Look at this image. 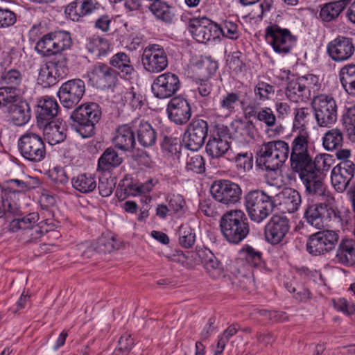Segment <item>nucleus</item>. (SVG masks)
<instances>
[{"label": "nucleus", "instance_id": "62", "mask_svg": "<svg viewBox=\"0 0 355 355\" xmlns=\"http://www.w3.org/2000/svg\"><path fill=\"white\" fill-rule=\"evenodd\" d=\"M17 21L16 13L8 8L0 5V28H8Z\"/></svg>", "mask_w": 355, "mask_h": 355}, {"label": "nucleus", "instance_id": "6", "mask_svg": "<svg viewBox=\"0 0 355 355\" xmlns=\"http://www.w3.org/2000/svg\"><path fill=\"white\" fill-rule=\"evenodd\" d=\"M266 42L279 55L289 54L296 46L297 37L293 35L289 29L282 28L277 24L270 23L264 31Z\"/></svg>", "mask_w": 355, "mask_h": 355}, {"label": "nucleus", "instance_id": "27", "mask_svg": "<svg viewBox=\"0 0 355 355\" xmlns=\"http://www.w3.org/2000/svg\"><path fill=\"white\" fill-rule=\"evenodd\" d=\"M38 128L43 131L44 138L50 145L63 141L66 138V123L62 120L56 119L44 123V125H39Z\"/></svg>", "mask_w": 355, "mask_h": 355}, {"label": "nucleus", "instance_id": "52", "mask_svg": "<svg viewBox=\"0 0 355 355\" xmlns=\"http://www.w3.org/2000/svg\"><path fill=\"white\" fill-rule=\"evenodd\" d=\"M275 87L263 81H259L254 88L256 99L259 102H265L274 95Z\"/></svg>", "mask_w": 355, "mask_h": 355}, {"label": "nucleus", "instance_id": "17", "mask_svg": "<svg viewBox=\"0 0 355 355\" xmlns=\"http://www.w3.org/2000/svg\"><path fill=\"white\" fill-rule=\"evenodd\" d=\"M327 52L334 62L347 61L355 53L354 40L352 37L338 35L327 44Z\"/></svg>", "mask_w": 355, "mask_h": 355}, {"label": "nucleus", "instance_id": "10", "mask_svg": "<svg viewBox=\"0 0 355 355\" xmlns=\"http://www.w3.org/2000/svg\"><path fill=\"white\" fill-rule=\"evenodd\" d=\"M141 60L144 70L151 73H159L168 65L166 51L157 44L146 46L143 50Z\"/></svg>", "mask_w": 355, "mask_h": 355}, {"label": "nucleus", "instance_id": "30", "mask_svg": "<svg viewBox=\"0 0 355 355\" xmlns=\"http://www.w3.org/2000/svg\"><path fill=\"white\" fill-rule=\"evenodd\" d=\"M349 0H338L320 6L319 18L325 23L336 21L349 5Z\"/></svg>", "mask_w": 355, "mask_h": 355}, {"label": "nucleus", "instance_id": "46", "mask_svg": "<svg viewBox=\"0 0 355 355\" xmlns=\"http://www.w3.org/2000/svg\"><path fill=\"white\" fill-rule=\"evenodd\" d=\"M39 220V214L33 212L26 216L13 219L9 225V229L11 232H15L19 230L27 232L30 228L37 223Z\"/></svg>", "mask_w": 355, "mask_h": 355}, {"label": "nucleus", "instance_id": "35", "mask_svg": "<svg viewBox=\"0 0 355 355\" xmlns=\"http://www.w3.org/2000/svg\"><path fill=\"white\" fill-rule=\"evenodd\" d=\"M290 163L293 172L297 173L301 180L315 172L312 157H290Z\"/></svg>", "mask_w": 355, "mask_h": 355}, {"label": "nucleus", "instance_id": "45", "mask_svg": "<svg viewBox=\"0 0 355 355\" xmlns=\"http://www.w3.org/2000/svg\"><path fill=\"white\" fill-rule=\"evenodd\" d=\"M241 97L242 91L240 90L227 92L225 95L222 96L219 106L225 112L226 116L235 112L236 106Z\"/></svg>", "mask_w": 355, "mask_h": 355}, {"label": "nucleus", "instance_id": "18", "mask_svg": "<svg viewBox=\"0 0 355 355\" xmlns=\"http://www.w3.org/2000/svg\"><path fill=\"white\" fill-rule=\"evenodd\" d=\"M166 111L170 121L176 125H184L191 117L189 100L182 95L171 98L167 104Z\"/></svg>", "mask_w": 355, "mask_h": 355}, {"label": "nucleus", "instance_id": "39", "mask_svg": "<svg viewBox=\"0 0 355 355\" xmlns=\"http://www.w3.org/2000/svg\"><path fill=\"white\" fill-rule=\"evenodd\" d=\"M53 33H46L35 43V51L42 57L50 58L56 55Z\"/></svg>", "mask_w": 355, "mask_h": 355}, {"label": "nucleus", "instance_id": "8", "mask_svg": "<svg viewBox=\"0 0 355 355\" xmlns=\"http://www.w3.org/2000/svg\"><path fill=\"white\" fill-rule=\"evenodd\" d=\"M340 162L331 171V184L338 193H343L349 188L355 175V164L349 157H337Z\"/></svg>", "mask_w": 355, "mask_h": 355}, {"label": "nucleus", "instance_id": "56", "mask_svg": "<svg viewBox=\"0 0 355 355\" xmlns=\"http://www.w3.org/2000/svg\"><path fill=\"white\" fill-rule=\"evenodd\" d=\"M49 220H43L38 223H35L30 228L26 234L30 236V240L35 241L41 238L45 233L51 230L53 227L52 223H49Z\"/></svg>", "mask_w": 355, "mask_h": 355}, {"label": "nucleus", "instance_id": "22", "mask_svg": "<svg viewBox=\"0 0 355 355\" xmlns=\"http://www.w3.org/2000/svg\"><path fill=\"white\" fill-rule=\"evenodd\" d=\"M58 110L59 105L54 98L45 96L40 98L35 110L37 125H44V123L55 121Z\"/></svg>", "mask_w": 355, "mask_h": 355}, {"label": "nucleus", "instance_id": "63", "mask_svg": "<svg viewBox=\"0 0 355 355\" xmlns=\"http://www.w3.org/2000/svg\"><path fill=\"white\" fill-rule=\"evenodd\" d=\"M230 160L234 163L239 174L249 171L254 164L253 157H232Z\"/></svg>", "mask_w": 355, "mask_h": 355}, {"label": "nucleus", "instance_id": "57", "mask_svg": "<svg viewBox=\"0 0 355 355\" xmlns=\"http://www.w3.org/2000/svg\"><path fill=\"white\" fill-rule=\"evenodd\" d=\"M161 148L164 153L171 154V155H178L181 154L182 149L184 147L179 139L166 136L161 143Z\"/></svg>", "mask_w": 355, "mask_h": 355}, {"label": "nucleus", "instance_id": "3", "mask_svg": "<svg viewBox=\"0 0 355 355\" xmlns=\"http://www.w3.org/2000/svg\"><path fill=\"white\" fill-rule=\"evenodd\" d=\"M8 113V121L16 126H23L31 119L29 103L22 99L12 89H0V108Z\"/></svg>", "mask_w": 355, "mask_h": 355}, {"label": "nucleus", "instance_id": "38", "mask_svg": "<svg viewBox=\"0 0 355 355\" xmlns=\"http://www.w3.org/2000/svg\"><path fill=\"white\" fill-rule=\"evenodd\" d=\"M339 80L345 91L355 97V64L343 67L339 71Z\"/></svg>", "mask_w": 355, "mask_h": 355}, {"label": "nucleus", "instance_id": "31", "mask_svg": "<svg viewBox=\"0 0 355 355\" xmlns=\"http://www.w3.org/2000/svg\"><path fill=\"white\" fill-rule=\"evenodd\" d=\"M256 119L268 128L273 127L276 123V116L272 109L264 107L258 109L255 103H250L245 110V119Z\"/></svg>", "mask_w": 355, "mask_h": 355}, {"label": "nucleus", "instance_id": "41", "mask_svg": "<svg viewBox=\"0 0 355 355\" xmlns=\"http://www.w3.org/2000/svg\"><path fill=\"white\" fill-rule=\"evenodd\" d=\"M50 58L46 63L61 80L64 79L69 73L67 54H58Z\"/></svg>", "mask_w": 355, "mask_h": 355}, {"label": "nucleus", "instance_id": "64", "mask_svg": "<svg viewBox=\"0 0 355 355\" xmlns=\"http://www.w3.org/2000/svg\"><path fill=\"white\" fill-rule=\"evenodd\" d=\"M49 178L55 184H66L69 182V177L61 166H54L47 171Z\"/></svg>", "mask_w": 355, "mask_h": 355}, {"label": "nucleus", "instance_id": "20", "mask_svg": "<svg viewBox=\"0 0 355 355\" xmlns=\"http://www.w3.org/2000/svg\"><path fill=\"white\" fill-rule=\"evenodd\" d=\"M290 230L289 220L285 216L274 215L265 226V237L271 244L283 241Z\"/></svg>", "mask_w": 355, "mask_h": 355}, {"label": "nucleus", "instance_id": "5", "mask_svg": "<svg viewBox=\"0 0 355 355\" xmlns=\"http://www.w3.org/2000/svg\"><path fill=\"white\" fill-rule=\"evenodd\" d=\"M275 197L264 191H250L245 198V205L251 220L259 223L273 211Z\"/></svg>", "mask_w": 355, "mask_h": 355}, {"label": "nucleus", "instance_id": "34", "mask_svg": "<svg viewBox=\"0 0 355 355\" xmlns=\"http://www.w3.org/2000/svg\"><path fill=\"white\" fill-rule=\"evenodd\" d=\"M86 49L96 58L105 57L110 51L108 40L98 35H93L87 40Z\"/></svg>", "mask_w": 355, "mask_h": 355}, {"label": "nucleus", "instance_id": "59", "mask_svg": "<svg viewBox=\"0 0 355 355\" xmlns=\"http://www.w3.org/2000/svg\"><path fill=\"white\" fill-rule=\"evenodd\" d=\"M123 162L121 157H99L97 170L102 172H110L118 167Z\"/></svg>", "mask_w": 355, "mask_h": 355}, {"label": "nucleus", "instance_id": "32", "mask_svg": "<svg viewBox=\"0 0 355 355\" xmlns=\"http://www.w3.org/2000/svg\"><path fill=\"white\" fill-rule=\"evenodd\" d=\"M336 262L345 266H351L355 263V241L342 239L336 250Z\"/></svg>", "mask_w": 355, "mask_h": 355}, {"label": "nucleus", "instance_id": "26", "mask_svg": "<svg viewBox=\"0 0 355 355\" xmlns=\"http://www.w3.org/2000/svg\"><path fill=\"white\" fill-rule=\"evenodd\" d=\"M230 127L232 130V138L242 143H248L254 139L257 132L251 119L234 120L231 123Z\"/></svg>", "mask_w": 355, "mask_h": 355}, {"label": "nucleus", "instance_id": "37", "mask_svg": "<svg viewBox=\"0 0 355 355\" xmlns=\"http://www.w3.org/2000/svg\"><path fill=\"white\" fill-rule=\"evenodd\" d=\"M136 128L137 139L141 146L149 147L155 143L157 133L150 123L141 120Z\"/></svg>", "mask_w": 355, "mask_h": 355}, {"label": "nucleus", "instance_id": "60", "mask_svg": "<svg viewBox=\"0 0 355 355\" xmlns=\"http://www.w3.org/2000/svg\"><path fill=\"white\" fill-rule=\"evenodd\" d=\"M116 184V180L114 177H100L98 186L100 195L103 197L110 196L112 193Z\"/></svg>", "mask_w": 355, "mask_h": 355}, {"label": "nucleus", "instance_id": "58", "mask_svg": "<svg viewBox=\"0 0 355 355\" xmlns=\"http://www.w3.org/2000/svg\"><path fill=\"white\" fill-rule=\"evenodd\" d=\"M241 55L240 51H235L230 54L226 60L227 66L236 75L245 70V64L241 59Z\"/></svg>", "mask_w": 355, "mask_h": 355}, {"label": "nucleus", "instance_id": "55", "mask_svg": "<svg viewBox=\"0 0 355 355\" xmlns=\"http://www.w3.org/2000/svg\"><path fill=\"white\" fill-rule=\"evenodd\" d=\"M38 80L41 81L44 87H50L58 83L61 79L54 73L49 66L45 62L44 65L40 69Z\"/></svg>", "mask_w": 355, "mask_h": 355}, {"label": "nucleus", "instance_id": "16", "mask_svg": "<svg viewBox=\"0 0 355 355\" xmlns=\"http://www.w3.org/2000/svg\"><path fill=\"white\" fill-rule=\"evenodd\" d=\"M208 123L200 118H194L188 125L184 133L187 140L184 148L192 152L200 150L208 135Z\"/></svg>", "mask_w": 355, "mask_h": 355}, {"label": "nucleus", "instance_id": "14", "mask_svg": "<svg viewBox=\"0 0 355 355\" xmlns=\"http://www.w3.org/2000/svg\"><path fill=\"white\" fill-rule=\"evenodd\" d=\"M180 87L181 82L178 76L171 72H165L154 79L151 91L155 98L166 99L174 97Z\"/></svg>", "mask_w": 355, "mask_h": 355}, {"label": "nucleus", "instance_id": "24", "mask_svg": "<svg viewBox=\"0 0 355 355\" xmlns=\"http://www.w3.org/2000/svg\"><path fill=\"white\" fill-rule=\"evenodd\" d=\"M101 8L96 0H75L66 7L65 13L73 21H78L81 17L89 15Z\"/></svg>", "mask_w": 355, "mask_h": 355}, {"label": "nucleus", "instance_id": "48", "mask_svg": "<svg viewBox=\"0 0 355 355\" xmlns=\"http://www.w3.org/2000/svg\"><path fill=\"white\" fill-rule=\"evenodd\" d=\"M240 254L252 266L261 268L263 266L261 252L249 245H245L240 250Z\"/></svg>", "mask_w": 355, "mask_h": 355}, {"label": "nucleus", "instance_id": "25", "mask_svg": "<svg viewBox=\"0 0 355 355\" xmlns=\"http://www.w3.org/2000/svg\"><path fill=\"white\" fill-rule=\"evenodd\" d=\"M21 155H44L45 145L42 138L37 134L26 132L18 141Z\"/></svg>", "mask_w": 355, "mask_h": 355}, {"label": "nucleus", "instance_id": "4", "mask_svg": "<svg viewBox=\"0 0 355 355\" xmlns=\"http://www.w3.org/2000/svg\"><path fill=\"white\" fill-rule=\"evenodd\" d=\"M100 105L94 102H87L76 107L70 115L72 125L83 138L92 137L95 132V125L101 118Z\"/></svg>", "mask_w": 355, "mask_h": 355}, {"label": "nucleus", "instance_id": "2", "mask_svg": "<svg viewBox=\"0 0 355 355\" xmlns=\"http://www.w3.org/2000/svg\"><path fill=\"white\" fill-rule=\"evenodd\" d=\"M340 214L335 198L328 192L324 202L307 205L304 209V218L311 226L322 229L329 226L331 221H340Z\"/></svg>", "mask_w": 355, "mask_h": 355}, {"label": "nucleus", "instance_id": "49", "mask_svg": "<svg viewBox=\"0 0 355 355\" xmlns=\"http://www.w3.org/2000/svg\"><path fill=\"white\" fill-rule=\"evenodd\" d=\"M343 134L337 128L329 130L323 137L322 145L328 151L337 150L343 142Z\"/></svg>", "mask_w": 355, "mask_h": 355}, {"label": "nucleus", "instance_id": "19", "mask_svg": "<svg viewBox=\"0 0 355 355\" xmlns=\"http://www.w3.org/2000/svg\"><path fill=\"white\" fill-rule=\"evenodd\" d=\"M153 180L149 179L141 183L137 178L125 175L119 182L116 191V196L122 200L128 196H136L141 193L150 192L154 186Z\"/></svg>", "mask_w": 355, "mask_h": 355}, {"label": "nucleus", "instance_id": "51", "mask_svg": "<svg viewBox=\"0 0 355 355\" xmlns=\"http://www.w3.org/2000/svg\"><path fill=\"white\" fill-rule=\"evenodd\" d=\"M179 243L184 248H192L196 242V235L195 230L188 224H182L178 230Z\"/></svg>", "mask_w": 355, "mask_h": 355}, {"label": "nucleus", "instance_id": "7", "mask_svg": "<svg viewBox=\"0 0 355 355\" xmlns=\"http://www.w3.org/2000/svg\"><path fill=\"white\" fill-rule=\"evenodd\" d=\"M314 116L320 127L329 128L336 123L338 116V105L330 95L320 94L312 101Z\"/></svg>", "mask_w": 355, "mask_h": 355}, {"label": "nucleus", "instance_id": "54", "mask_svg": "<svg viewBox=\"0 0 355 355\" xmlns=\"http://www.w3.org/2000/svg\"><path fill=\"white\" fill-rule=\"evenodd\" d=\"M300 83L302 85V88L308 95L309 98L311 96V92H315L320 87L319 77L312 73H308L297 78Z\"/></svg>", "mask_w": 355, "mask_h": 355}, {"label": "nucleus", "instance_id": "42", "mask_svg": "<svg viewBox=\"0 0 355 355\" xmlns=\"http://www.w3.org/2000/svg\"><path fill=\"white\" fill-rule=\"evenodd\" d=\"M288 157H256V167L277 173L280 171Z\"/></svg>", "mask_w": 355, "mask_h": 355}, {"label": "nucleus", "instance_id": "9", "mask_svg": "<svg viewBox=\"0 0 355 355\" xmlns=\"http://www.w3.org/2000/svg\"><path fill=\"white\" fill-rule=\"evenodd\" d=\"M339 236L334 230H322L310 235L306 241V250L313 256L323 255L334 250Z\"/></svg>", "mask_w": 355, "mask_h": 355}, {"label": "nucleus", "instance_id": "36", "mask_svg": "<svg viewBox=\"0 0 355 355\" xmlns=\"http://www.w3.org/2000/svg\"><path fill=\"white\" fill-rule=\"evenodd\" d=\"M301 181L305 187L307 194L313 196H324L325 198H327L328 193H326V186L316 172L311 173Z\"/></svg>", "mask_w": 355, "mask_h": 355}, {"label": "nucleus", "instance_id": "15", "mask_svg": "<svg viewBox=\"0 0 355 355\" xmlns=\"http://www.w3.org/2000/svg\"><path fill=\"white\" fill-rule=\"evenodd\" d=\"M210 192L216 201L226 205H234L241 198L240 187L227 180H218L213 182Z\"/></svg>", "mask_w": 355, "mask_h": 355}, {"label": "nucleus", "instance_id": "29", "mask_svg": "<svg viewBox=\"0 0 355 355\" xmlns=\"http://www.w3.org/2000/svg\"><path fill=\"white\" fill-rule=\"evenodd\" d=\"M193 256L194 263L202 264L208 272H214L220 275L223 271V265L209 249L200 248L192 253V257Z\"/></svg>", "mask_w": 355, "mask_h": 355}, {"label": "nucleus", "instance_id": "43", "mask_svg": "<svg viewBox=\"0 0 355 355\" xmlns=\"http://www.w3.org/2000/svg\"><path fill=\"white\" fill-rule=\"evenodd\" d=\"M218 38L220 35L223 37L232 40H236L241 36V32L239 31V25L236 22L232 21L230 19H225L221 22L218 23V27H216Z\"/></svg>", "mask_w": 355, "mask_h": 355}, {"label": "nucleus", "instance_id": "23", "mask_svg": "<svg viewBox=\"0 0 355 355\" xmlns=\"http://www.w3.org/2000/svg\"><path fill=\"white\" fill-rule=\"evenodd\" d=\"M137 121H135L132 125L123 124L117 128L113 138L116 148L124 153L131 152L135 145V130L137 128Z\"/></svg>", "mask_w": 355, "mask_h": 355}, {"label": "nucleus", "instance_id": "12", "mask_svg": "<svg viewBox=\"0 0 355 355\" xmlns=\"http://www.w3.org/2000/svg\"><path fill=\"white\" fill-rule=\"evenodd\" d=\"M85 93V83L80 78L70 79L63 83L58 92L61 105L67 108L74 107Z\"/></svg>", "mask_w": 355, "mask_h": 355}, {"label": "nucleus", "instance_id": "47", "mask_svg": "<svg viewBox=\"0 0 355 355\" xmlns=\"http://www.w3.org/2000/svg\"><path fill=\"white\" fill-rule=\"evenodd\" d=\"M286 95L291 101L294 103L304 101L309 98L297 78L288 83Z\"/></svg>", "mask_w": 355, "mask_h": 355}, {"label": "nucleus", "instance_id": "28", "mask_svg": "<svg viewBox=\"0 0 355 355\" xmlns=\"http://www.w3.org/2000/svg\"><path fill=\"white\" fill-rule=\"evenodd\" d=\"M274 197L279 201L278 204L283 212H295L298 209L302 202L299 192L291 188L284 189Z\"/></svg>", "mask_w": 355, "mask_h": 355}, {"label": "nucleus", "instance_id": "1", "mask_svg": "<svg viewBox=\"0 0 355 355\" xmlns=\"http://www.w3.org/2000/svg\"><path fill=\"white\" fill-rule=\"evenodd\" d=\"M223 236L231 244L241 243L250 233V224L245 214L240 209L227 211L219 220Z\"/></svg>", "mask_w": 355, "mask_h": 355}, {"label": "nucleus", "instance_id": "40", "mask_svg": "<svg viewBox=\"0 0 355 355\" xmlns=\"http://www.w3.org/2000/svg\"><path fill=\"white\" fill-rule=\"evenodd\" d=\"M73 189L82 193L93 191L96 187L95 176L88 173H81L71 179Z\"/></svg>", "mask_w": 355, "mask_h": 355}, {"label": "nucleus", "instance_id": "13", "mask_svg": "<svg viewBox=\"0 0 355 355\" xmlns=\"http://www.w3.org/2000/svg\"><path fill=\"white\" fill-rule=\"evenodd\" d=\"M216 27H218V23L206 17L191 18L188 23L189 33L199 43L205 44L218 39Z\"/></svg>", "mask_w": 355, "mask_h": 355}, {"label": "nucleus", "instance_id": "21", "mask_svg": "<svg viewBox=\"0 0 355 355\" xmlns=\"http://www.w3.org/2000/svg\"><path fill=\"white\" fill-rule=\"evenodd\" d=\"M109 64L117 76L125 80L131 81L137 73L130 55L122 51L114 54L109 60Z\"/></svg>", "mask_w": 355, "mask_h": 355}, {"label": "nucleus", "instance_id": "11", "mask_svg": "<svg viewBox=\"0 0 355 355\" xmlns=\"http://www.w3.org/2000/svg\"><path fill=\"white\" fill-rule=\"evenodd\" d=\"M89 83L100 89L114 87L119 77L114 68L104 62H96L87 72Z\"/></svg>", "mask_w": 355, "mask_h": 355}, {"label": "nucleus", "instance_id": "50", "mask_svg": "<svg viewBox=\"0 0 355 355\" xmlns=\"http://www.w3.org/2000/svg\"><path fill=\"white\" fill-rule=\"evenodd\" d=\"M230 148V144L227 139H216L215 137L210 139L206 145L208 155H223Z\"/></svg>", "mask_w": 355, "mask_h": 355}, {"label": "nucleus", "instance_id": "44", "mask_svg": "<svg viewBox=\"0 0 355 355\" xmlns=\"http://www.w3.org/2000/svg\"><path fill=\"white\" fill-rule=\"evenodd\" d=\"M56 55L65 54L64 52L71 49L73 46L71 34L67 31H53Z\"/></svg>", "mask_w": 355, "mask_h": 355}, {"label": "nucleus", "instance_id": "53", "mask_svg": "<svg viewBox=\"0 0 355 355\" xmlns=\"http://www.w3.org/2000/svg\"><path fill=\"white\" fill-rule=\"evenodd\" d=\"M1 80L10 86L0 87V89H12L16 92V87L20 85L22 80V75L19 70L10 69L1 75Z\"/></svg>", "mask_w": 355, "mask_h": 355}, {"label": "nucleus", "instance_id": "33", "mask_svg": "<svg viewBox=\"0 0 355 355\" xmlns=\"http://www.w3.org/2000/svg\"><path fill=\"white\" fill-rule=\"evenodd\" d=\"M149 10L157 19L172 24L175 18V8L162 0H155L149 5Z\"/></svg>", "mask_w": 355, "mask_h": 355}, {"label": "nucleus", "instance_id": "61", "mask_svg": "<svg viewBox=\"0 0 355 355\" xmlns=\"http://www.w3.org/2000/svg\"><path fill=\"white\" fill-rule=\"evenodd\" d=\"M291 155H310L306 137L299 135L293 141Z\"/></svg>", "mask_w": 355, "mask_h": 355}]
</instances>
